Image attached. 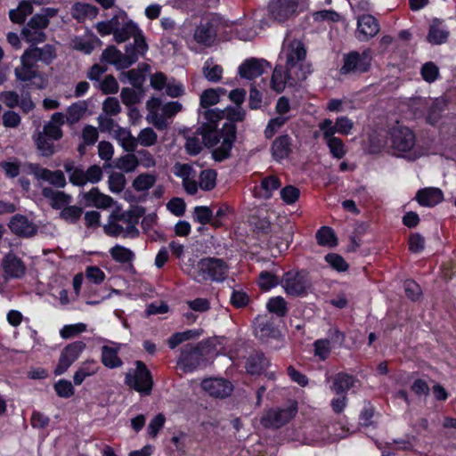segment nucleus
<instances>
[{
    "label": "nucleus",
    "instance_id": "obj_19",
    "mask_svg": "<svg viewBox=\"0 0 456 456\" xmlns=\"http://www.w3.org/2000/svg\"><path fill=\"white\" fill-rule=\"evenodd\" d=\"M269 68L270 64L265 60L251 58L239 67V74L241 77L251 80L261 76Z\"/></svg>",
    "mask_w": 456,
    "mask_h": 456
},
{
    "label": "nucleus",
    "instance_id": "obj_3",
    "mask_svg": "<svg viewBox=\"0 0 456 456\" xmlns=\"http://www.w3.org/2000/svg\"><path fill=\"white\" fill-rule=\"evenodd\" d=\"M297 413V403L289 402L282 407H272L265 410L261 418L260 424L265 429L277 430L286 426Z\"/></svg>",
    "mask_w": 456,
    "mask_h": 456
},
{
    "label": "nucleus",
    "instance_id": "obj_16",
    "mask_svg": "<svg viewBox=\"0 0 456 456\" xmlns=\"http://www.w3.org/2000/svg\"><path fill=\"white\" fill-rule=\"evenodd\" d=\"M29 170L37 179L46 181L56 188H64L67 184L65 175L61 170L52 171L37 164H31Z\"/></svg>",
    "mask_w": 456,
    "mask_h": 456
},
{
    "label": "nucleus",
    "instance_id": "obj_62",
    "mask_svg": "<svg viewBox=\"0 0 456 456\" xmlns=\"http://www.w3.org/2000/svg\"><path fill=\"white\" fill-rule=\"evenodd\" d=\"M133 37L134 41V45H129L126 47H130V53H135L138 58L139 55H143L146 53L148 45L140 29Z\"/></svg>",
    "mask_w": 456,
    "mask_h": 456
},
{
    "label": "nucleus",
    "instance_id": "obj_41",
    "mask_svg": "<svg viewBox=\"0 0 456 456\" xmlns=\"http://www.w3.org/2000/svg\"><path fill=\"white\" fill-rule=\"evenodd\" d=\"M88 104L86 101H79L71 104L67 109L66 122L72 126L77 123L86 113Z\"/></svg>",
    "mask_w": 456,
    "mask_h": 456
},
{
    "label": "nucleus",
    "instance_id": "obj_60",
    "mask_svg": "<svg viewBox=\"0 0 456 456\" xmlns=\"http://www.w3.org/2000/svg\"><path fill=\"white\" fill-rule=\"evenodd\" d=\"M119 78L122 82L128 80L134 87L137 88H140L144 82V77L142 73L135 69H130L126 72H122Z\"/></svg>",
    "mask_w": 456,
    "mask_h": 456
},
{
    "label": "nucleus",
    "instance_id": "obj_46",
    "mask_svg": "<svg viewBox=\"0 0 456 456\" xmlns=\"http://www.w3.org/2000/svg\"><path fill=\"white\" fill-rule=\"evenodd\" d=\"M98 13V9L89 4H81L77 3L73 5L71 10V14L73 18L83 20L86 18H91L94 19L96 17Z\"/></svg>",
    "mask_w": 456,
    "mask_h": 456
},
{
    "label": "nucleus",
    "instance_id": "obj_20",
    "mask_svg": "<svg viewBox=\"0 0 456 456\" xmlns=\"http://www.w3.org/2000/svg\"><path fill=\"white\" fill-rule=\"evenodd\" d=\"M8 226L10 230L16 235L20 237H31L37 232V226L23 215H14Z\"/></svg>",
    "mask_w": 456,
    "mask_h": 456
},
{
    "label": "nucleus",
    "instance_id": "obj_51",
    "mask_svg": "<svg viewBox=\"0 0 456 456\" xmlns=\"http://www.w3.org/2000/svg\"><path fill=\"white\" fill-rule=\"evenodd\" d=\"M136 147L141 145L142 147H151L158 142V134L151 127L142 129L137 137H135Z\"/></svg>",
    "mask_w": 456,
    "mask_h": 456
},
{
    "label": "nucleus",
    "instance_id": "obj_8",
    "mask_svg": "<svg viewBox=\"0 0 456 456\" xmlns=\"http://www.w3.org/2000/svg\"><path fill=\"white\" fill-rule=\"evenodd\" d=\"M371 57L370 51L362 53L353 51L344 55V64L340 69L341 74L358 75L367 72L370 68Z\"/></svg>",
    "mask_w": 456,
    "mask_h": 456
},
{
    "label": "nucleus",
    "instance_id": "obj_9",
    "mask_svg": "<svg viewBox=\"0 0 456 456\" xmlns=\"http://www.w3.org/2000/svg\"><path fill=\"white\" fill-rule=\"evenodd\" d=\"M283 53L286 57L285 69L292 70H303L302 62L306 57V50L304 44L297 39L289 40L287 37L283 45Z\"/></svg>",
    "mask_w": 456,
    "mask_h": 456
},
{
    "label": "nucleus",
    "instance_id": "obj_56",
    "mask_svg": "<svg viewBox=\"0 0 456 456\" xmlns=\"http://www.w3.org/2000/svg\"><path fill=\"white\" fill-rule=\"evenodd\" d=\"M139 166V159L134 154L129 153L117 160L116 167L124 172L130 173Z\"/></svg>",
    "mask_w": 456,
    "mask_h": 456
},
{
    "label": "nucleus",
    "instance_id": "obj_12",
    "mask_svg": "<svg viewBox=\"0 0 456 456\" xmlns=\"http://www.w3.org/2000/svg\"><path fill=\"white\" fill-rule=\"evenodd\" d=\"M130 49L126 47V53H122L115 46H109L102 52V59L118 69H126L137 61L136 54L130 53Z\"/></svg>",
    "mask_w": 456,
    "mask_h": 456
},
{
    "label": "nucleus",
    "instance_id": "obj_1",
    "mask_svg": "<svg viewBox=\"0 0 456 456\" xmlns=\"http://www.w3.org/2000/svg\"><path fill=\"white\" fill-rule=\"evenodd\" d=\"M142 214L137 209L123 211L117 208L110 215L107 224L103 226L104 232L112 237L137 238L140 234L137 224Z\"/></svg>",
    "mask_w": 456,
    "mask_h": 456
},
{
    "label": "nucleus",
    "instance_id": "obj_48",
    "mask_svg": "<svg viewBox=\"0 0 456 456\" xmlns=\"http://www.w3.org/2000/svg\"><path fill=\"white\" fill-rule=\"evenodd\" d=\"M316 240L319 245L324 247H335L338 244V240L334 231L329 226H322L316 232Z\"/></svg>",
    "mask_w": 456,
    "mask_h": 456
},
{
    "label": "nucleus",
    "instance_id": "obj_26",
    "mask_svg": "<svg viewBox=\"0 0 456 456\" xmlns=\"http://www.w3.org/2000/svg\"><path fill=\"white\" fill-rule=\"evenodd\" d=\"M206 122L198 129L199 134L202 136L203 143L206 147L211 148L216 146L220 141V133L217 131L218 121H211L205 118Z\"/></svg>",
    "mask_w": 456,
    "mask_h": 456
},
{
    "label": "nucleus",
    "instance_id": "obj_4",
    "mask_svg": "<svg viewBox=\"0 0 456 456\" xmlns=\"http://www.w3.org/2000/svg\"><path fill=\"white\" fill-rule=\"evenodd\" d=\"M308 0H270L268 17L283 23L297 16L307 5Z\"/></svg>",
    "mask_w": 456,
    "mask_h": 456
},
{
    "label": "nucleus",
    "instance_id": "obj_53",
    "mask_svg": "<svg viewBox=\"0 0 456 456\" xmlns=\"http://www.w3.org/2000/svg\"><path fill=\"white\" fill-rule=\"evenodd\" d=\"M266 307L270 313L278 317H284L288 313L287 302L281 297H275L269 299Z\"/></svg>",
    "mask_w": 456,
    "mask_h": 456
},
{
    "label": "nucleus",
    "instance_id": "obj_33",
    "mask_svg": "<svg viewBox=\"0 0 456 456\" xmlns=\"http://www.w3.org/2000/svg\"><path fill=\"white\" fill-rule=\"evenodd\" d=\"M443 21L439 19H434L427 36V40L433 45H442L445 43L449 37V31L442 28Z\"/></svg>",
    "mask_w": 456,
    "mask_h": 456
},
{
    "label": "nucleus",
    "instance_id": "obj_11",
    "mask_svg": "<svg viewBox=\"0 0 456 456\" xmlns=\"http://www.w3.org/2000/svg\"><path fill=\"white\" fill-rule=\"evenodd\" d=\"M203 346L201 343L197 345L188 344L182 352L178 360V364L184 372L194 370L203 359Z\"/></svg>",
    "mask_w": 456,
    "mask_h": 456
},
{
    "label": "nucleus",
    "instance_id": "obj_13",
    "mask_svg": "<svg viewBox=\"0 0 456 456\" xmlns=\"http://www.w3.org/2000/svg\"><path fill=\"white\" fill-rule=\"evenodd\" d=\"M85 348L86 344L83 341H76L68 345L61 354L59 363L54 370V373L61 375L67 371L70 365L77 361Z\"/></svg>",
    "mask_w": 456,
    "mask_h": 456
},
{
    "label": "nucleus",
    "instance_id": "obj_52",
    "mask_svg": "<svg viewBox=\"0 0 456 456\" xmlns=\"http://www.w3.org/2000/svg\"><path fill=\"white\" fill-rule=\"evenodd\" d=\"M201 335V330H190L183 332H177L173 334L168 338V346L170 348H175L178 345L182 344L184 341L190 340L191 338H198Z\"/></svg>",
    "mask_w": 456,
    "mask_h": 456
},
{
    "label": "nucleus",
    "instance_id": "obj_2",
    "mask_svg": "<svg viewBox=\"0 0 456 456\" xmlns=\"http://www.w3.org/2000/svg\"><path fill=\"white\" fill-rule=\"evenodd\" d=\"M227 273L228 265L223 259L204 257L197 263L193 279L198 282H220L225 280Z\"/></svg>",
    "mask_w": 456,
    "mask_h": 456
},
{
    "label": "nucleus",
    "instance_id": "obj_63",
    "mask_svg": "<svg viewBox=\"0 0 456 456\" xmlns=\"http://www.w3.org/2000/svg\"><path fill=\"white\" fill-rule=\"evenodd\" d=\"M109 187L112 192L119 193L126 186V177L122 173L113 172L109 175Z\"/></svg>",
    "mask_w": 456,
    "mask_h": 456
},
{
    "label": "nucleus",
    "instance_id": "obj_59",
    "mask_svg": "<svg viewBox=\"0 0 456 456\" xmlns=\"http://www.w3.org/2000/svg\"><path fill=\"white\" fill-rule=\"evenodd\" d=\"M445 105V102L442 99H436L433 101L431 106L429 107L428 113L427 116V121L431 124L435 125L440 118L441 112L443 111L444 106Z\"/></svg>",
    "mask_w": 456,
    "mask_h": 456
},
{
    "label": "nucleus",
    "instance_id": "obj_17",
    "mask_svg": "<svg viewBox=\"0 0 456 456\" xmlns=\"http://www.w3.org/2000/svg\"><path fill=\"white\" fill-rule=\"evenodd\" d=\"M202 389L210 396L225 398L232 392V385L224 379H206L201 383Z\"/></svg>",
    "mask_w": 456,
    "mask_h": 456
},
{
    "label": "nucleus",
    "instance_id": "obj_37",
    "mask_svg": "<svg viewBox=\"0 0 456 456\" xmlns=\"http://www.w3.org/2000/svg\"><path fill=\"white\" fill-rule=\"evenodd\" d=\"M114 138L120 146L127 152H134L136 149L135 137L133 136L130 130L124 127H118L114 131Z\"/></svg>",
    "mask_w": 456,
    "mask_h": 456
},
{
    "label": "nucleus",
    "instance_id": "obj_35",
    "mask_svg": "<svg viewBox=\"0 0 456 456\" xmlns=\"http://www.w3.org/2000/svg\"><path fill=\"white\" fill-rule=\"evenodd\" d=\"M85 200L99 208H110L113 203V199L102 193L97 188H93L84 194Z\"/></svg>",
    "mask_w": 456,
    "mask_h": 456
},
{
    "label": "nucleus",
    "instance_id": "obj_61",
    "mask_svg": "<svg viewBox=\"0 0 456 456\" xmlns=\"http://www.w3.org/2000/svg\"><path fill=\"white\" fill-rule=\"evenodd\" d=\"M218 91L215 88L206 89L200 95V106L203 109L210 110L209 107L219 102Z\"/></svg>",
    "mask_w": 456,
    "mask_h": 456
},
{
    "label": "nucleus",
    "instance_id": "obj_27",
    "mask_svg": "<svg viewBox=\"0 0 456 456\" xmlns=\"http://www.w3.org/2000/svg\"><path fill=\"white\" fill-rule=\"evenodd\" d=\"M64 115L61 112H55L52 115L50 121H48L43 128V132L38 134H44L53 140H60L62 135L61 126L64 124Z\"/></svg>",
    "mask_w": 456,
    "mask_h": 456
},
{
    "label": "nucleus",
    "instance_id": "obj_34",
    "mask_svg": "<svg viewBox=\"0 0 456 456\" xmlns=\"http://www.w3.org/2000/svg\"><path fill=\"white\" fill-rule=\"evenodd\" d=\"M332 380L331 389L338 395L346 393L354 386L355 378L345 372H339L330 378Z\"/></svg>",
    "mask_w": 456,
    "mask_h": 456
},
{
    "label": "nucleus",
    "instance_id": "obj_5",
    "mask_svg": "<svg viewBox=\"0 0 456 456\" xmlns=\"http://www.w3.org/2000/svg\"><path fill=\"white\" fill-rule=\"evenodd\" d=\"M281 285L288 295L302 297L312 289V281L305 271L288 272L281 279Z\"/></svg>",
    "mask_w": 456,
    "mask_h": 456
},
{
    "label": "nucleus",
    "instance_id": "obj_36",
    "mask_svg": "<svg viewBox=\"0 0 456 456\" xmlns=\"http://www.w3.org/2000/svg\"><path fill=\"white\" fill-rule=\"evenodd\" d=\"M32 3L39 4L36 0L21 1L17 9L9 12L11 20L18 24L23 23L26 18L33 12Z\"/></svg>",
    "mask_w": 456,
    "mask_h": 456
},
{
    "label": "nucleus",
    "instance_id": "obj_24",
    "mask_svg": "<svg viewBox=\"0 0 456 456\" xmlns=\"http://www.w3.org/2000/svg\"><path fill=\"white\" fill-rule=\"evenodd\" d=\"M223 130L225 132V136L221 145L213 152V156L217 161H222L229 157L236 138V126L234 125H224Z\"/></svg>",
    "mask_w": 456,
    "mask_h": 456
},
{
    "label": "nucleus",
    "instance_id": "obj_39",
    "mask_svg": "<svg viewBox=\"0 0 456 456\" xmlns=\"http://www.w3.org/2000/svg\"><path fill=\"white\" fill-rule=\"evenodd\" d=\"M148 107L151 109V123L159 130H164L168 126L167 118L164 116V114L158 113L157 109L161 106V101L159 98H152L147 103Z\"/></svg>",
    "mask_w": 456,
    "mask_h": 456
},
{
    "label": "nucleus",
    "instance_id": "obj_15",
    "mask_svg": "<svg viewBox=\"0 0 456 456\" xmlns=\"http://www.w3.org/2000/svg\"><path fill=\"white\" fill-rule=\"evenodd\" d=\"M174 174L182 178L183 186L188 194L194 195L197 193V172L191 165L179 162L175 163L174 166Z\"/></svg>",
    "mask_w": 456,
    "mask_h": 456
},
{
    "label": "nucleus",
    "instance_id": "obj_55",
    "mask_svg": "<svg viewBox=\"0 0 456 456\" xmlns=\"http://www.w3.org/2000/svg\"><path fill=\"white\" fill-rule=\"evenodd\" d=\"M216 171L213 169H205L200 172L198 188L200 187L203 191H211L216 186Z\"/></svg>",
    "mask_w": 456,
    "mask_h": 456
},
{
    "label": "nucleus",
    "instance_id": "obj_64",
    "mask_svg": "<svg viewBox=\"0 0 456 456\" xmlns=\"http://www.w3.org/2000/svg\"><path fill=\"white\" fill-rule=\"evenodd\" d=\"M213 212L208 207H196L193 211V218L201 224H212Z\"/></svg>",
    "mask_w": 456,
    "mask_h": 456
},
{
    "label": "nucleus",
    "instance_id": "obj_47",
    "mask_svg": "<svg viewBox=\"0 0 456 456\" xmlns=\"http://www.w3.org/2000/svg\"><path fill=\"white\" fill-rule=\"evenodd\" d=\"M21 37L28 44L32 45H37V44L43 43L46 40V34L45 31L36 28H29L25 25L21 29Z\"/></svg>",
    "mask_w": 456,
    "mask_h": 456
},
{
    "label": "nucleus",
    "instance_id": "obj_43",
    "mask_svg": "<svg viewBox=\"0 0 456 456\" xmlns=\"http://www.w3.org/2000/svg\"><path fill=\"white\" fill-rule=\"evenodd\" d=\"M98 370L99 366L94 360H88L82 362L81 366L75 372L73 377L75 385H81L86 378L95 374Z\"/></svg>",
    "mask_w": 456,
    "mask_h": 456
},
{
    "label": "nucleus",
    "instance_id": "obj_23",
    "mask_svg": "<svg viewBox=\"0 0 456 456\" xmlns=\"http://www.w3.org/2000/svg\"><path fill=\"white\" fill-rule=\"evenodd\" d=\"M14 76L18 81L28 82L39 77L37 65L26 54L20 56V65L14 69Z\"/></svg>",
    "mask_w": 456,
    "mask_h": 456
},
{
    "label": "nucleus",
    "instance_id": "obj_49",
    "mask_svg": "<svg viewBox=\"0 0 456 456\" xmlns=\"http://www.w3.org/2000/svg\"><path fill=\"white\" fill-rule=\"evenodd\" d=\"M112 259L120 264H126L133 261L134 254L129 248L121 245H116L110 249Z\"/></svg>",
    "mask_w": 456,
    "mask_h": 456
},
{
    "label": "nucleus",
    "instance_id": "obj_18",
    "mask_svg": "<svg viewBox=\"0 0 456 456\" xmlns=\"http://www.w3.org/2000/svg\"><path fill=\"white\" fill-rule=\"evenodd\" d=\"M23 53L35 61L37 65L38 61L50 65L57 57L55 46L50 44H46L42 47L30 46Z\"/></svg>",
    "mask_w": 456,
    "mask_h": 456
},
{
    "label": "nucleus",
    "instance_id": "obj_28",
    "mask_svg": "<svg viewBox=\"0 0 456 456\" xmlns=\"http://www.w3.org/2000/svg\"><path fill=\"white\" fill-rule=\"evenodd\" d=\"M4 271L11 278H20L24 275L26 267L21 259L14 254H7L3 261Z\"/></svg>",
    "mask_w": 456,
    "mask_h": 456
},
{
    "label": "nucleus",
    "instance_id": "obj_58",
    "mask_svg": "<svg viewBox=\"0 0 456 456\" xmlns=\"http://www.w3.org/2000/svg\"><path fill=\"white\" fill-rule=\"evenodd\" d=\"M289 119V116H277L271 118L265 130V135L267 139L273 137L275 133L281 128Z\"/></svg>",
    "mask_w": 456,
    "mask_h": 456
},
{
    "label": "nucleus",
    "instance_id": "obj_21",
    "mask_svg": "<svg viewBox=\"0 0 456 456\" xmlns=\"http://www.w3.org/2000/svg\"><path fill=\"white\" fill-rule=\"evenodd\" d=\"M379 31L377 20L369 14L362 15L357 22V38L360 41H367L375 37Z\"/></svg>",
    "mask_w": 456,
    "mask_h": 456
},
{
    "label": "nucleus",
    "instance_id": "obj_30",
    "mask_svg": "<svg viewBox=\"0 0 456 456\" xmlns=\"http://www.w3.org/2000/svg\"><path fill=\"white\" fill-rule=\"evenodd\" d=\"M272 155L276 160L283 159L291 153V139L288 134L278 136L271 148Z\"/></svg>",
    "mask_w": 456,
    "mask_h": 456
},
{
    "label": "nucleus",
    "instance_id": "obj_38",
    "mask_svg": "<svg viewBox=\"0 0 456 456\" xmlns=\"http://www.w3.org/2000/svg\"><path fill=\"white\" fill-rule=\"evenodd\" d=\"M258 323L255 329V335L261 341L267 342L270 338H279L281 337L280 330L274 325L268 322H261L257 319Z\"/></svg>",
    "mask_w": 456,
    "mask_h": 456
},
{
    "label": "nucleus",
    "instance_id": "obj_44",
    "mask_svg": "<svg viewBox=\"0 0 456 456\" xmlns=\"http://www.w3.org/2000/svg\"><path fill=\"white\" fill-rule=\"evenodd\" d=\"M223 71V68L215 63L212 58H209L205 61L202 69L204 77L212 83H217L222 79Z\"/></svg>",
    "mask_w": 456,
    "mask_h": 456
},
{
    "label": "nucleus",
    "instance_id": "obj_14",
    "mask_svg": "<svg viewBox=\"0 0 456 456\" xmlns=\"http://www.w3.org/2000/svg\"><path fill=\"white\" fill-rule=\"evenodd\" d=\"M202 115L204 118H208L211 121H220L226 118L229 123L225 125H233L234 122H240L245 118V111L241 107L207 110L202 112Z\"/></svg>",
    "mask_w": 456,
    "mask_h": 456
},
{
    "label": "nucleus",
    "instance_id": "obj_6",
    "mask_svg": "<svg viewBox=\"0 0 456 456\" xmlns=\"http://www.w3.org/2000/svg\"><path fill=\"white\" fill-rule=\"evenodd\" d=\"M125 382L127 386L137 392L149 395L151 392L153 380L150 370L146 365L141 362H136V369L126 373Z\"/></svg>",
    "mask_w": 456,
    "mask_h": 456
},
{
    "label": "nucleus",
    "instance_id": "obj_54",
    "mask_svg": "<svg viewBox=\"0 0 456 456\" xmlns=\"http://www.w3.org/2000/svg\"><path fill=\"white\" fill-rule=\"evenodd\" d=\"M83 214V208L77 206H65L60 212V218L67 223H77Z\"/></svg>",
    "mask_w": 456,
    "mask_h": 456
},
{
    "label": "nucleus",
    "instance_id": "obj_25",
    "mask_svg": "<svg viewBox=\"0 0 456 456\" xmlns=\"http://www.w3.org/2000/svg\"><path fill=\"white\" fill-rule=\"evenodd\" d=\"M281 186V182L278 176L271 175L262 179L259 185L255 186L253 194L254 197L263 200H269Z\"/></svg>",
    "mask_w": 456,
    "mask_h": 456
},
{
    "label": "nucleus",
    "instance_id": "obj_40",
    "mask_svg": "<svg viewBox=\"0 0 456 456\" xmlns=\"http://www.w3.org/2000/svg\"><path fill=\"white\" fill-rule=\"evenodd\" d=\"M268 365V361L262 353L256 352L248 356L246 362V370L248 373L260 374Z\"/></svg>",
    "mask_w": 456,
    "mask_h": 456
},
{
    "label": "nucleus",
    "instance_id": "obj_29",
    "mask_svg": "<svg viewBox=\"0 0 456 456\" xmlns=\"http://www.w3.org/2000/svg\"><path fill=\"white\" fill-rule=\"evenodd\" d=\"M443 199L442 191L435 187L421 189L416 194L417 201L424 207H434L440 203Z\"/></svg>",
    "mask_w": 456,
    "mask_h": 456
},
{
    "label": "nucleus",
    "instance_id": "obj_50",
    "mask_svg": "<svg viewBox=\"0 0 456 456\" xmlns=\"http://www.w3.org/2000/svg\"><path fill=\"white\" fill-rule=\"evenodd\" d=\"M156 181L157 176L155 175L144 173L135 177L132 185L136 191H144L151 189Z\"/></svg>",
    "mask_w": 456,
    "mask_h": 456
},
{
    "label": "nucleus",
    "instance_id": "obj_32",
    "mask_svg": "<svg viewBox=\"0 0 456 456\" xmlns=\"http://www.w3.org/2000/svg\"><path fill=\"white\" fill-rule=\"evenodd\" d=\"M216 36V32L215 27L212 22H205L200 24L194 32V38L197 43L210 45Z\"/></svg>",
    "mask_w": 456,
    "mask_h": 456
},
{
    "label": "nucleus",
    "instance_id": "obj_45",
    "mask_svg": "<svg viewBox=\"0 0 456 456\" xmlns=\"http://www.w3.org/2000/svg\"><path fill=\"white\" fill-rule=\"evenodd\" d=\"M138 31V27L126 18V21L122 22L118 31H115V41L117 43H123L136 35Z\"/></svg>",
    "mask_w": 456,
    "mask_h": 456
},
{
    "label": "nucleus",
    "instance_id": "obj_7",
    "mask_svg": "<svg viewBox=\"0 0 456 456\" xmlns=\"http://www.w3.org/2000/svg\"><path fill=\"white\" fill-rule=\"evenodd\" d=\"M307 77L305 70H292L286 69L284 71L281 66H276L271 78V87L277 93L284 91L287 86H295L298 82L304 81Z\"/></svg>",
    "mask_w": 456,
    "mask_h": 456
},
{
    "label": "nucleus",
    "instance_id": "obj_10",
    "mask_svg": "<svg viewBox=\"0 0 456 456\" xmlns=\"http://www.w3.org/2000/svg\"><path fill=\"white\" fill-rule=\"evenodd\" d=\"M391 147L395 153L410 151L415 145V135L404 126H395L390 130Z\"/></svg>",
    "mask_w": 456,
    "mask_h": 456
},
{
    "label": "nucleus",
    "instance_id": "obj_57",
    "mask_svg": "<svg viewBox=\"0 0 456 456\" xmlns=\"http://www.w3.org/2000/svg\"><path fill=\"white\" fill-rule=\"evenodd\" d=\"M52 140L44 134H37L36 138L37 148L45 157H50L54 153V143Z\"/></svg>",
    "mask_w": 456,
    "mask_h": 456
},
{
    "label": "nucleus",
    "instance_id": "obj_42",
    "mask_svg": "<svg viewBox=\"0 0 456 456\" xmlns=\"http://www.w3.org/2000/svg\"><path fill=\"white\" fill-rule=\"evenodd\" d=\"M63 167L69 174V182L77 186H84L86 183L85 170L81 167H77L72 161L64 163Z\"/></svg>",
    "mask_w": 456,
    "mask_h": 456
},
{
    "label": "nucleus",
    "instance_id": "obj_31",
    "mask_svg": "<svg viewBox=\"0 0 456 456\" xmlns=\"http://www.w3.org/2000/svg\"><path fill=\"white\" fill-rule=\"evenodd\" d=\"M119 349V345H116L115 346H102L101 360L105 367L109 369H114L122 366L123 362L118 355Z\"/></svg>",
    "mask_w": 456,
    "mask_h": 456
},
{
    "label": "nucleus",
    "instance_id": "obj_22",
    "mask_svg": "<svg viewBox=\"0 0 456 456\" xmlns=\"http://www.w3.org/2000/svg\"><path fill=\"white\" fill-rule=\"evenodd\" d=\"M41 194L46 200L49 206L53 209H61L72 201L71 195L63 191L55 190L49 186L43 187Z\"/></svg>",
    "mask_w": 456,
    "mask_h": 456
}]
</instances>
